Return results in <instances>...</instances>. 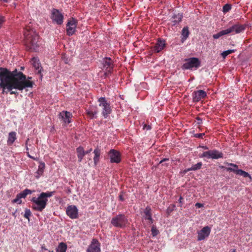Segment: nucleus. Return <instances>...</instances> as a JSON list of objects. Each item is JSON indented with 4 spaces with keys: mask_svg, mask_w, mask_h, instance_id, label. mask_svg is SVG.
<instances>
[{
    "mask_svg": "<svg viewBox=\"0 0 252 252\" xmlns=\"http://www.w3.org/2000/svg\"><path fill=\"white\" fill-rule=\"evenodd\" d=\"M33 84V81L26 80V75L17 69L11 71L6 68L0 67V87L3 89L2 93L7 89L10 94L17 95L18 93L13 90L22 91L32 88Z\"/></svg>",
    "mask_w": 252,
    "mask_h": 252,
    "instance_id": "f257e3e1",
    "label": "nucleus"
},
{
    "mask_svg": "<svg viewBox=\"0 0 252 252\" xmlns=\"http://www.w3.org/2000/svg\"><path fill=\"white\" fill-rule=\"evenodd\" d=\"M24 42L28 50L36 51L39 47V36L30 26H27L24 30Z\"/></svg>",
    "mask_w": 252,
    "mask_h": 252,
    "instance_id": "f03ea898",
    "label": "nucleus"
},
{
    "mask_svg": "<svg viewBox=\"0 0 252 252\" xmlns=\"http://www.w3.org/2000/svg\"><path fill=\"white\" fill-rule=\"evenodd\" d=\"M31 201L33 202L32 208L38 212H42L46 207L48 202V199L41 197V194L37 198L32 197Z\"/></svg>",
    "mask_w": 252,
    "mask_h": 252,
    "instance_id": "7ed1b4c3",
    "label": "nucleus"
},
{
    "mask_svg": "<svg viewBox=\"0 0 252 252\" xmlns=\"http://www.w3.org/2000/svg\"><path fill=\"white\" fill-rule=\"evenodd\" d=\"M98 101L99 106L101 108V114L104 118H107L112 112V108L110 104L105 97H100Z\"/></svg>",
    "mask_w": 252,
    "mask_h": 252,
    "instance_id": "20e7f679",
    "label": "nucleus"
},
{
    "mask_svg": "<svg viewBox=\"0 0 252 252\" xmlns=\"http://www.w3.org/2000/svg\"><path fill=\"white\" fill-rule=\"evenodd\" d=\"M127 222V219L124 214H119L112 218L111 223L114 227L123 228L126 226Z\"/></svg>",
    "mask_w": 252,
    "mask_h": 252,
    "instance_id": "39448f33",
    "label": "nucleus"
},
{
    "mask_svg": "<svg viewBox=\"0 0 252 252\" xmlns=\"http://www.w3.org/2000/svg\"><path fill=\"white\" fill-rule=\"evenodd\" d=\"M200 66V62L197 58H190L186 60V63L183 64L182 68L184 69H192L197 68Z\"/></svg>",
    "mask_w": 252,
    "mask_h": 252,
    "instance_id": "423d86ee",
    "label": "nucleus"
},
{
    "mask_svg": "<svg viewBox=\"0 0 252 252\" xmlns=\"http://www.w3.org/2000/svg\"><path fill=\"white\" fill-rule=\"evenodd\" d=\"M228 165L232 167H234V168H225L227 171L233 172L235 173L237 175L242 176L245 178H249L250 179V180H251L252 178L251 175L248 172H246L245 171H243L241 169H239L238 166L237 165L234 163H228Z\"/></svg>",
    "mask_w": 252,
    "mask_h": 252,
    "instance_id": "0eeeda50",
    "label": "nucleus"
},
{
    "mask_svg": "<svg viewBox=\"0 0 252 252\" xmlns=\"http://www.w3.org/2000/svg\"><path fill=\"white\" fill-rule=\"evenodd\" d=\"M77 21L74 18H71L68 21L66 24V34L68 36L72 35L76 31Z\"/></svg>",
    "mask_w": 252,
    "mask_h": 252,
    "instance_id": "6e6552de",
    "label": "nucleus"
},
{
    "mask_svg": "<svg viewBox=\"0 0 252 252\" xmlns=\"http://www.w3.org/2000/svg\"><path fill=\"white\" fill-rule=\"evenodd\" d=\"M108 154L111 163H119L121 162V154L119 151L111 149L109 152Z\"/></svg>",
    "mask_w": 252,
    "mask_h": 252,
    "instance_id": "1a4fd4ad",
    "label": "nucleus"
},
{
    "mask_svg": "<svg viewBox=\"0 0 252 252\" xmlns=\"http://www.w3.org/2000/svg\"><path fill=\"white\" fill-rule=\"evenodd\" d=\"M103 63L106 69L105 75L108 76L111 74L114 67L113 61L110 58H106L104 59Z\"/></svg>",
    "mask_w": 252,
    "mask_h": 252,
    "instance_id": "9d476101",
    "label": "nucleus"
},
{
    "mask_svg": "<svg viewBox=\"0 0 252 252\" xmlns=\"http://www.w3.org/2000/svg\"><path fill=\"white\" fill-rule=\"evenodd\" d=\"M51 18L57 24L62 25L63 23V15L59 10L53 9L52 12Z\"/></svg>",
    "mask_w": 252,
    "mask_h": 252,
    "instance_id": "9b49d317",
    "label": "nucleus"
},
{
    "mask_svg": "<svg viewBox=\"0 0 252 252\" xmlns=\"http://www.w3.org/2000/svg\"><path fill=\"white\" fill-rule=\"evenodd\" d=\"M211 227L206 226L203 227L200 231L197 232V241L204 240L207 238L210 235L211 232Z\"/></svg>",
    "mask_w": 252,
    "mask_h": 252,
    "instance_id": "f8f14e48",
    "label": "nucleus"
},
{
    "mask_svg": "<svg viewBox=\"0 0 252 252\" xmlns=\"http://www.w3.org/2000/svg\"><path fill=\"white\" fill-rule=\"evenodd\" d=\"M66 213L71 219H77L78 217V210L75 205H69L67 206Z\"/></svg>",
    "mask_w": 252,
    "mask_h": 252,
    "instance_id": "ddd939ff",
    "label": "nucleus"
},
{
    "mask_svg": "<svg viewBox=\"0 0 252 252\" xmlns=\"http://www.w3.org/2000/svg\"><path fill=\"white\" fill-rule=\"evenodd\" d=\"M192 99L194 102L199 101L201 99L205 98L207 96L206 93L203 90L194 91L192 94Z\"/></svg>",
    "mask_w": 252,
    "mask_h": 252,
    "instance_id": "4468645a",
    "label": "nucleus"
},
{
    "mask_svg": "<svg viewBox=\"0 0 252 252\" xmlns=\"http://www.w3.org/2000/svg\"><path fill=\"white\" fill-rule=\"evenodd\" d=\"M87 252H100V243L98 240L93 239L89 246Z\"/></svg>",
    "mask_w": 252,
    "mask_h": 252,
    "instance_id": "2eb2a0df",
    "label": "nucleus"
},
{
    "mask_svg": "<svg viewBox=\"0 0 252 252\" xmlns=\"http://www.w3.org/2000/svg\"><path fill=\"white\" fill-rule=\"evenodd\" d=\"M151 208L150 206H147L143 210V217L145 220H148V223L151 224L154 222V220L152 219V214L151 212Z\"/></svg>",
    "mask_w": 252,
    "mask_h": 252,
    "instance_id": "dca6fc26",
    "label": "nucleus"
},
{
    "mask_svg": "<svg viewBox=\"0 0 252 252\" xmlns=\"http://www.w3.org/2000/svg\"><path fill=\"white\" fill-rule=\"evenodd\" d=\"M246 26L245 25L235 24L229 28L231 30V33L235 32V33L242 32L246 29Z\"/></svg>",
    "mask_w": 252,
    "mask_h": 252,
    "instance_id": "f3484780",
    "label": "nucleus"
},
{
    "mask_svg": "<svg viewBox=\"0 0 252 252\" xmlns=\"http://www.w3.org/2000/svg\"><path fill=\"white\" fill-rule=\"evenodd\" d=\"M71 116L72 114L66 111H62V112H60L59 115V118H61L65 124H67L71 122L70 119L71 118Z\"/></svg>",
    "mask_w": 252,
    "mask_h": 252,
    "instance_id": "a211bd4d",
    "label": "nucleus"
},
{
    "mask_svg": "<svg viewBox=\"0 0 252 252\" xmlns=\"http://www.w3.org/2000/svg\"><path fill=\"white\" fill-rule=\"evenodd\" d=\"M165 46V41L159 39L157 41V43H156L154 47V51L155 52L158 53L164 48Z\"/></svg>",
    "mask_w": 252,
    "mask_h": 252,
    "instance_id": "6ab92c4d",
    "label": "nucleus"
},
{
    "mask_svg": "<svg viewBox=\"0 0 252 252\" xmlns=\"http://www.w3.org/2000/svg\"><path fill=\"white\" fill-rule=\"evenodd\" d=\"M97 113V109L94 107H91L86 110V114L91 119L96 118L95 115Z\"/></svg>",
    "mask_w": 252,
    "mask_h": 252,
    "instance_id": "aec40b11",
    "label": "nucleus"
},
{
    "mask_svg": "<svg viewBox=\"0 0 252 252\" xmlns=\"http://www.w3.org/2000/svg\"><path fill=\"white\" fill-rule=\"evenodd\" d=\"M77 156L79 162H81L85 155V150L83 147L79 146L76 149Z\"/></svg>",
    "mask_w": 252,
    "mask_h": 252,
    "instance_id": "412c9836",
    "label": "nucleus"
},
{
    "mask_svg": "<svg viewBox=\"0 0 252 252\" xmlns=\"http://www.w3.org/2000/svg\"><path fill=\"white\" fill-rule=\"evenodd\" d=\"M16 133L14 131H11L9 133L7 143L8 145H12L16 140Z\"/></svg>",
    "mask_w": 252,
    "mask_h": 252,
    "instance_id": "4be33fe9",
    "label": "nucleus"
},
{
    "mask_svg": "<svg viewBox=\"0 0 252 252\" xmlns=\"http://www.w3.org/2000/svg\"><path fill=\"white\" fill-rule=\"evenodd\" d=\"M229 33H231V30H229V28L227 29L222 30L216 34H213V37L214 39H218L219 38L223 35L228 34Z\"/></svg>",
    "mask_w": 252,
    "mask_h": 252,
    "instance_id": "5701e85b",
    "label": "nucleus"
},
{
    "mask_svg": "<svg viewBox=\"0 0 252 252\" xmlns=\"http://www.w3.org/2000/svg\"><path fill=\"white\" fill-rule=\"evenodd\" d=\"M31 62L34 68L38 70V73H40L42 67L40 65L39 60L37 58L33 57L32 58Z\"/></svg>",
    "mask_w": 252,
    "mask_h": 252,
    "instance_id": "b1692460",
    "label": "nucleus"
},
{
    "mask_svg": "<svg viewBox=\"0 0 252 252\" xmlns=\"http://www.w3.org/2000/svg\"><path fill=\"white\" fill-rule=\"evenodd\" d=\"M183 18V15L180 13L174 14L171 18V22L173 23V25L179 24Z\"/></svg>",
    "mask_w": 252,
    "mask_h": 252,
    "instance_id": "393cba45",
    "label": "nucleus"
},
{
    "mask_svg": "<svg viewBox=\"0 0 252 252\" xmlns=\"http://www.w3.org/2000/svg\"><path fill=\"white\" fill-rule=\"evenodd\" d=\"M189 32L188 27H185L183 28L182 31V42L183 43L189 37Z\"/></svg>",
    "mask_w": 252,
    "mask_h": 252,
    "instance_id": "a878e982",
    "label": "nucleus"
},
{
    "mask_svg": "<svg viewBox=\"0 0 252 252\" xmlns=\"http://www.w3.org/2000/svg\"><path fill=\"white\" fill-rule=\"evenodd\" d=\"M223 158V154L217 150H211V158L218 159Z\"/></svg>",
    "mask_w": 252,
    "mask_h": 252,
    "instance_id": "bb28decb",
    "label": "nucleus"
},
{
    "mask_svg": "<svg viewBox=\"0 0 252 252\" xmlns=\"http://www.w3.org/2000/svg\"><path fill=\"white\" fill-rule=\"evenodd\" d=\"M100 149L99 148H96L94 149V165H97V163L99 160V157L100 156Z\"/></svg>",
    "mask_w": 252,
    "mask_h": 252,
    "instance_id": "cd10ccee",
    "label": "nucleus"
},
{
    "mask_svg": "<svg viewBox=\"0 0 252 252\" xmlns=\"http://www.w3.org/2000/svg\"><path fill=\"white\" fill-rule=\"evenodd\" d=\"M67 248V245L65 243L61 242L56 248V251L57 252H66Z\"/></svg>",
    "mask_w": 252,
    "mask_h": 252,
    "instance_id": "c85d7f7f",
    "label": "nucleus"
},
{
    "mask_svg": "<svg viewBox=\"0 0 252 252\" xmlns=\"http://www.w3.org/2000/svg\"><path fill=\"white\" fill-rule=\"evenodd\" d=\"M45 165L44 162H41L38 166V170L36 172V173L38 174L37 176H36V178H39L40 176H41L44 172L45 169Z\"/></svg>",
    "mask_w": 252,
    "mask_h": 252,
    "instance_id": "c756f323",
    "label": "nucleus"
},
{
    "mask_svg": "<svg viewBox=\"0 0 252 252\" xmlns=\"http://www.w3.org/2000/svg\"><path fill=\"white\" fill-rule=\"evenodd\" d=\"M33 191H34L27 189L18 194L20 198H25L28 194H32Z\"/></svg>",
    "mask_w": 252,
    "mask_h": 252,
    "instance_id": "7c9ffc66",
    "label": "nucleus"
},
{
    "mask_svg": "<svg viewBox=\"0 0 252 252\" xmlns=\"http://www.w3.org/2000/svg\"><path fill=\"white\" fill-rule=\"evenodd\" d=\"M55 191H47V192H42L40 193L41 197L44 198L45 199H47L48 197H50L54 195Z\"/></svg>",
    "mask_w": 252,
    "mask_h": 252,
    "instance_id": "2f4dec72",
    "label": "nucleus"
},
{
    "mask_svg": "<svg viewBox=\"0 0 252 252\" xmlns=\"http://www.w3.org/2000/svg\"><path fill=\"white\" fill-rule=\"evenodd\" d=\"M202 163L201 162L197 163L194 165H193L190 168L188 169L187 171H195L198 169H200L202 166Z\"/></svg>",
    "mask_w": 252,
    "mask_h": 252,
    "instance_id": "473e14b6",
    "label": "nucleus"
},
{
    "mask_svg": "<svg viewBox=\"0 0 252 252\" xmlns=\"http://www.w3.org/2000/svg\"><path fill=\"white\" fill-rule=\"evenodd\" d=\"M236 50L233 49V50H228L226 51H223L221 54V55L223 57V59H225V58L229 54H232L233 53H234Z\"/></svg>",
    "mask_w": 252,
    "mask_h": 252,
    "instance_id": "72a5a7b5",
    "label": "nucleus"
},
{
    "mask_svg": "<svg viewBox=\"0 0 252 252\" xmlns=\"http://www.w3.org/2000/svg\"><path fill=\"white\" fill-rule=\"evenodd\" d=\"M200 158H206L208 159L211 158V150L206 151L203 152L199 156Z\"/></svg>",
    "mask_w": 252,
    "mask_h": 252,
    "instance_id": "f704fd0d",
    "label": "nucleus"
},
{
    "mask_svg": "<svg viewBox=\"0 0 252 252\" xmlns=\"http://www.w3.org/2000/svg\"><path fill=\"white\" fill-rule=\"evenodd\" d=\"M232 8V5L230 4L227 3L225 4L222 8V11L224 13H226L229 11Z\"/></svg>",
    "mask_w": 252,
    "mask_h": 252,
    "instance_id": "c9c22d12",
    "label": "nucleus"
},
{
    "mask_svg": "<svg viewBox=\"0 0 252 252\" xmlns=\"http://www.w3.org/2000/svg\"><path fill=\"white\" fill-rule=\"evenodd\" d=\"M151 232L153 236H156L158 234L159 231L157 229L156 226L153 225L151 228Z\"/></svg>",
    "mask_w": 252,
    "mask_h": 252,
    "instance_id": "e433bc0d",
    "label": "nucleus"
},
{
    "mask_svg": "<svg viewBox=\"0 0 252 252\" xmlns=\"http://www.w3.org/2000/svg\"><path fill=\"white\" fill-rule=\"evenodd\" d=\"M32 213L30 209H26L25 211V214L24 215V217L28 220H29L30 217L31 216Z\"/></svg>",
    "mask_w": 252,
    "mask_h": 252,
    "instance_id": "4c0bfd02",
    "label": "nucleus"
},
{
    "mask_svg": "<svg viewBox=\"0 0 252 252\" xmlns=\"http://www.w3.org/2000/svg\"><path fill=\"white\" fill-rule=\"evenodd\" d=\"M21 198H20L19 197V196L18 195V194H17V195H16V198H15L13 201L12 202L13 203H17L19 204H21L22 203V200H21Z\"/></svg>",
    "mask_w": 252,
    "mask_h": 252,
    "instance_id": "58836bf2",
    "label": "nucleus"
},
{
    "mask_svg": "<svg viewBox=\"0 0 252 252\" xmlns=\"http://www.w3.org/2000/svg\"><path fill=\"white\" fill-rule=\"evenodd\" d=\"M204 135V133H196L194 135V136L196 138L203 139V137Z\"/></svg>",
    "mask_w": 252,
    "mask_h": 252,
    "instance_id": "ea45409f",
    "label": "nucleus"
},
{
    "mask_svg": "<svg viewBox=\"0 0 252 252\" xmlns=\"http://www.w3.org/2000/svg\"><path fill=\"white\" fill-rule=\"evenodd\" d=\"M119 200L121 201H123L125 200V198L124 197V196H123V192H121V194H120L119 196Z\"/></svg>",
    "mask_w": 252,
    "mask_h": 252,
    "instance_id": "a19ab883",
    "label": "nucleus"
},
{
    "mask_svg": "<svg viewBox=\"0 0 252 252\" xmlns=\"http://www.w3.org/2000/svg\"><path fill=\"white\" fill-rule=\"evenodd\" d=\"M169 159L168 158H164L162 159L159 162V164L162 163L165 161H169Z\"/></svg>",
    "mask_w": 252,
    "mask_h": 252,
    "instance_id": "79ce46f5",
    "label": "nucleus"
},
{
    "mask_svg": "<svg viewBox=\"0 0 252 252\" xmlns=\"http://www.w3.org/2000/svg\"><path fill=\"white\" fill-rule=\"evenodd\" d=\"M196 120L197 121V124H198L200 125V124H201L202 123V119L200 118L197 117L196 118Z\"/></svg>",
    "mask_w": 252,
    "mask_h": 252,
    "instance_id": "37998d69",
    "label": "nucleus"
},
{
    "mask_svg": "<svg viewBox=\"0 0 252 252\" xmlns=\"http://www.w3.org/2000/svg\"><path fill=\"white\" fill-rule=\"evenodd\" d=\"M195 205L197 208H201L203 207V204L199 203H196Z\"/></svg>",
    "mask_w": 252,
    "mask_h": 252,
    "instance_id": "c03bdc74",
    "label": "nucleus"
},
{
    "mask_svg": "<svg viewBox=\"0 0 252 252\" xmlns=\"http://www.w3.org/2000/svg\"><path fill=\"white\" fill-rule=\"evenodd\" d=\"M92 151V148H90L89 150H87V151H85V155L86 154H89L90 153H91Z\"/></svg>",
    "mask_w": 252,
    "mask_h": 252,
    "instance_id": "a18cd8bd",
    "label": "nucleus"
},
{
    "mask_svg": "<svg viewBox=\"0 0 252 252\" xmlns=\"http://www.w3.org/2000/svg\"><path fill=\"white\" fill-rule=\"evenodd\" d=\"M29 141V138H28V139H27V140H26V143H25V144H26V150H27V151L29 150V148H28V146H27L28 142V141Z\"/></svg>",
    "mask_w": 252,
    "mask_h": 252,
    "instance_id": "49530a36",
    "label": "nucleus"
},
{
    "mask_svg": "<svg viewBox=\"0 0 252 252\" xmlns=\"http://www.w3.org/2000/svg\"><path fill=\"white\" fill-rule=\"evenodd\" d=\"M27 156H28L29 158H32V159H35V158L34 157H33L31 156L29 154V153L28 152H27Z\"/></svg>",
    "mask_w": 252,
    "mask_h": 252,
    "instance_id": "de8ad7c7",
    "label": "nucleus"
},
{
    "mask_svg": "<svg viewBox=\"0 0 252 252\" xmlns=\"http://www.w3.org/2000/svg\"><path fill=\"white\" fill-rule=\"evenodd\" d=\"M183 198L181 196L180 197V198L179 199V202L181 203V204H182L183 203Z\"/></svg>",
    "mask_w": 252,
    "mask_h": 252,
    "instance_id": "09e8293b",
    "label": "nucleus"
},
{
    "mask_svg": "<svg viewBox=\"0 0 252 252\" xmlns=\"http://www.w3.org/2000/svg\"><path fill=\"white\" fill-rule=\"evenodd\" d=\"M200 147L204 149V150H208V147H207L206 146H200Z\"/></svg>",
    "mask_w": 252,
    "mask_h": 252,
    "instance_id": "8fccbe9b",
    "label": "nucleus"
},
{
    "mask_svg": "<svg viewBox=\"0 0 252 252\" xmlns=\"http://www.w3.org/2000/svg\"><path fill=\"white\" fill-rule=\"evenodd\" d=\"M41 249H42V251H47V249L46 248L45 246H44L43 245L41 246Z\"/></svg>",
    "mask_w": 252,
    "mask_h": 252,
    "instance_id": "3c124183",
    "label": "nucleus"
},
{
    "mask_svg": "<svg viewBox=\"0 0 252 252\" xmlns=\"http://www.w3.org/2000/svg\"><path fill=\"white\" fill-rule=\"evenodd\" d=\"M32 79L31 77H28V78L26 77V80H29L30 81H32L31 80Z\"/></svg>",
    "mask_w": 252,
    "mask_h": 252,
    "instance_id": "603ef678",
    "label": "nucleus"
},
{
    "mask_svg": "<svg viewBox=\"0 0 252 252\" xmlns=\"http://www.w3.org/2000/svg\"><path fill=\"white\" fill-rule=\"evenodd\" d=\"M147 129H151V126H147Z\"/></svg>",
    "mask_w": 252,
    "mask_h": 252,
    "instance_id": "864d4df0",
    "label": "nucleus"
},
{
    "mask_svg": "<svg viewBox=\"0 0 252 252\" xmlns=\"http://www.w3.org/2000/svg\"><path fill=\"white\" fill-rule=\"evenodd\" d=\"M232 252H236V250L235 249H233V251H232Z\"/></svg>",
    "mask_w": 252,
    "mask_h": 252,
    "instance_id": "5fc2aeb1",
    "label": "nucleus"
},
{
    "mask_svg": "<svg viewBox=\"0 0 252 252\" xmlns=\"http://www.w3.org/2000/svg\"><path fill=\"white\" fill-rule=\"evenodd\" d=\"M164 165H165L166 166H168V164H167V163H165Z\"/></svg>",
    "mask_w": 252,
    "mask_h": 252,
    "instance_id": "6e6d98bb",
    "label": "nucleus"
},
{
    "mask_svg": "<svg viewBox=\"0 0 252 252\" xmlns=\"http://www.w3.org/2000/svg\"><path fill=\"white\" fill-rule=\"evenodd\" d=\"M24 67H21V70H23L24 69Z\"/></svg>",
    "mask_w": 252,
    "mask_h": 252,
    "instance_id": "4d7b16f0",
    "label": "nucleus"
},
{
    "mask_svg": "<svg viewBox=\"0 0 252 252\" xmlns=\"http://www.w3.org/2000/svg\"><path fill=\"white\" fill-rule=\"evenodd\" d=\"M49 252H54V251H49Z\"/></svg>",
    "mask_w": 252,
    "mask_h": 252,
    "instance_id": "13d9d810",
    "label": "nucleus"
},
{
    "mask_svg": "<svg viewBox=\"0 0 252 252\" xmlns=\"http://www.w3.org/2000/svg\"><path fill=\"white\" fill-rule=\"evenodd\" d=\"M221 168H224L223 166H221Z\"/></svg>",
    "mask_w": 252,
    "mask_h": 252,
    "instance_id": "bf43d9fd",
    "label": "nucleus"
}]
</instances>
